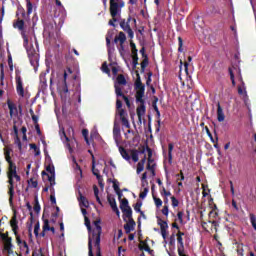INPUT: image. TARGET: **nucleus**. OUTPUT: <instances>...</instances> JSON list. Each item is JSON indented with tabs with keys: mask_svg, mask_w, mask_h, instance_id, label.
Returning <instances> with one entry per match:
<instances>
[{
	"mask_svg": "<svg viewBox=\"0 0 256 256\" xmlns=\"http://www.w3.org/2000/svg\"><path fill=\"white\" fill-rule=\"evenodd\" d=\"M94 230L92 232V239H94V246L96 247V256L101 255V233H103V228H101V220L94 221Z\"/></svg>",
	"mask_w": 256,
	"mask_h": 256,
	"instance_id": "1",
	"label": "nucleus"
},
{
	"mask_svg": "<svg viewBox=\"0 0 256 256\" xmlns=\"http://www.w3.org/2000/svg\"><path fill=\"white\" fill-rule=\"evenodd\" d=\"M14 29L20 31V35L24 41V47L29 45V37H27V31L25 30V20L18 18L13 22Z\"/></svg>",
	"mask_w": 256,
	"mask_h": 256,
	"instance_id": "2",
	"label": "nucleus"
},
{
	"mask_svg": "<svg viewBox=\"0 0 256 256\" xmlns=\"http://www.w3.org/2000/svg\"><path fill=\"white\" fill-rule=\"evenodd\" d=\"M123 107V102L119 99L116 100V110L118 111V115L120 117V120L122 122V125L126 127V129L131 128V124H129V119H127V112Z\"/></svg>",
	"mask_w": 256,
	"mask_h": 256,
	"instance_id": "3",
	"label": "nucleus"
},
{
	"mask_svg": "<svg viewBox=\"0 0 256 256\" xmlns=\"http://www.w3.org/2000/svg\"><path fill=\"white\" fill-rule=\"evenodd\" d=\"M136 103H140V105L136 109V114L138 117V124L142 125L143 123L146 124L147 120H145L143 117H145V113H147V107L145 106V99L139 98L136 99Z\"/></svg>",
	"mask_w": 256,
	"mask_h": 256,
	"instance_id": "4",
	"label": "nucleus"
},
{
	"mask_svg": "<svg viewBox=\"0 0 256 256\" xmlns=\"http://www.w3.org/2000/svg\"><path fill=\"white\" fill-rule=\"evenodd\" d=\"M136 81H135V89L136 91V95L135 98L140 100L143 99V97H145V85L143 84V82H141V76L139 75V72H136Z\"/></svg>",
	"mask_w": 256,
	"mask_h": 256,
	"instance_id": "5",
	"label": "nucleus"
},
{
	"mask_svg": "<svg viewBox=\"0 0 256 256\" xmlns=\"http://www.w3.org/2000/svg\"><path fill=\"white\" fill-rule=\"evenodd\" d=\"M16 93L19 97H25V88H23V78L21 77V70H15Z\"/></svg>",
	"mask_w": 256,
	"mask_h": 256,
	"instance_id": "6",
	"label": "nucleus"
},
{
	"mask_svg": "<svg viewBox=\"0 0 256 256\" xmlns=\"http://www.w3.org/2000/svg\"><path fill=\"white\" fill-rule=\"evenodd\" d=\"M120 209L122 213H124V221H127L125 217H131V215H133V209L129 206V200H127V198L120 200Z\"/></svg>",
	"mask_w": 256,
	"mask_h": 256,
	"instance_id": "7",
	"label": "nucleus"
},
{
	"mask_svg": "<svg viewBox=\"0 0 256 256\" xmlns=\"http://www.w3.org/2000/svg\"><path fill=\"white\" fill-rule=\"evenodd\" d=\"M115 36V31L114 30H108L106 34V46H107V51H108V59L111 61V55H113V51H115V48H111V39Z\"/></svg>",
	"mask_w": 256,
	"mask_h": 256,
	"instance_id": "8",
	"label": "nucleus"
},
{
	"mask_svg": "<svg viewBox=\"0 0 256 256\" xmlns=\"http://www.w3.org/2000/svg\"><path fill=\"white\" fill-rule=\"evenodd\" d=\"M8 195H9V203L13 205V197H15V182L13 180V174H8Z\"/></svg>",
	"mask_w": 256,
	"mask_h": 256,
	"instance_id": "9",
	"label": "nucleus"
},
{
	"mask_svg": "<svg viewBox=\"0 0 256 256\" xmlns=\"http://www.w3.org/2000/svg\"><path fill=\"white\" fill-rule=\"evenodd\" d=\"M123 2L119 5L118 2L110 1V14L111 17H117L119 11H121V7H123Z\"/></svg>",
	"mask_w": 256,
	"mask_h": 256,
	"instance_id": "10",
	"label": "nucleus"
},
{
	"mask_svg": "<svg viewBox=\"0 0 256 256\" xmlns=\"http://www.w3.org/2000/svg\"><path fill=\"white\" fill-rule=\"evenodd\" d=\"M126 219H128V222L124 225V229L126 233L129 234L131 231H135V225H137V223L133 219V214L130 215V217H126Z\"/></svg>",
	"mask_w": 256,
	"mask_h": 256,
	"instance_id": "11",
	"label": "nucleus"
},
{
	"mask_svg": "<svg viewBox=\"0 0 256 256\" xmlns=\"http://www.w3.org/2000/svg\"><path fill=\"white\" fill-rule=\"evenodd\" d=\"M125 41H127V36L123 32H119L118 36H115L114 38V43L120 42V53L125 50V46H123Z\"/></svg>",
	"mask_w": 256,
	"mask_h": 256,
	"instance_id": "12",
	"label": "nucleus"
},
{
	"mask_svg": "<svg viewBox=\"0 0 256 256\" xmlns=\"http://www.w3.org/2000/svg\"><path fill=\"white\" fill-rule=\"evenodd\" d=\"M158 225L160 226V231L163 239H167V229H169V225L161 218H158Z\"/></svg>",
	"mask_w": 256,
	"mask_h": 256,
	"instance_id": "13",
	"label": "nucleus"
},
{
	"mask_svg": "<svg viewBox=\"0 0 256 256\" xmlns=\"http://www.w3.org/2000/svg\"><path fill=\"white\" fill-rule=\"evenodd\" d=\"M8 109L10 111V117H17L19 115V109H17V105L13 103L11 100L7 101Z\"/></svg>",
	"mask_w": 256,
	"mask_h": 256,
	"instance_id": "14",
	"label": "nucleus"
},
{
	"mask_svg": "<svg viewBox=\"0 0 256 256\" xmlns=\"http://www.w3.org/2000/svg\"><path fill=\"white\" fill-rule=\"evenodd\" d=\"M107 199L112 211H114V213H116V215L119 217L121 212H119V208L117 207V201L114 198H111L109 195L107 196Z\"/></svg>",
	"mask_w": 256,
	"mask_h": 256,
	"instance_id": "15",
	"label": "nucleus"
},
{
	"mask_svg": "<svg viewBox=\"0 0 256 256\" xmlns=\"http://www.w3.org/2000/svg\"><path fill=\"white\" fill-rule=\"evenodd\" d=\"M177 249H178V255L182 256V255H186L185 254V244L183 243V237L181 236H177Z\"/></svg>",
	"mask_w": 256,
	"mask_h": 256,
	"instance_id": "16",
	"label": "nucleus"
},
{
	"mask_svg": "<svg viewBox=\"0 0 256 256\" xmlns=\"http://www.w3.org/2000/svg\"><path fill=\"white\" fill-rule=\"evenodd\" d=\"M19 222L17 221V215H13V217L10 220V227L12 228V231L14 235H17V231H19Z\"/></svg>",
	"mask_w": 256,
	"mask_h": 256,
	"instance_id": "17",
	"label": "nucleus"
},
{
	"mask_svg": "<svg viewBox=\"0 0 256 256\" xmlns=\"http://www.w3.org/2000/svg\"><path fill=\"white\" fill-rule=\"evenodd\" d=\"M78 201H79V205L80 207H85L86 209H88L89 207V200H87V198L85 196H83V193H81V191L78 192Z\"/></svg>",
	"mask_w": 256,
	"mask_h": 256,
	"instance_id": "18",
	"label": "nucleus"
},
{
	"mask_svg": "<svg viewBox=\"0 0 256 256\" xmlns=\"http://www.w3.org/2000/svg\"><path fill=\"white\" fill-rule=\"evenodd\" d=\"M113 137L115 141H118L119 137H121V126L116 121L113 126Z\"/></svg>",
	"mask_w": 256,
	"mask_h": 256,
	"instance_id": "19",
	"label": "nucleus"
},
{
	"mask_svg": "<svg viewBox=\"0 0 256 256\" xmlns=\"http://www.w3.org/2000/svg\"><path fill=\"white\" fill-rule=\"evenodd\" d=\"M131 21H134V23H137V20H135V18H131V16L128 17L127 21H125V19H122L120 21V27L121 29H123V31L127 30V27H131V25H129V23H131Z\"/></svg>",
	"mask_w": 256,
	"mask_h": 256,
	"instance_id": "20",
	"label": "nucleus"
},
{
	"mask_svg": "<svg viewBox=\"0 0 256 256\" xmlns=\"http://www.w3.org/2000/svg\"><path fill=\"white\" fill-rule=\"evenodd\" d=\"M217 119L219 123H223V121H225V113L223 112V108L219 102L217 104Z\"/></svg>",
	"mask_w": 256,
	"mask_h": 256,
	"instance_id": "21",
	"label": "nucleus"
},
{
	"mask_svg": "<svg viewBox=\"0 0 256 256\" xmlns=\"http://www.w3.org/2000/svg\"><path fill=\"white\" fill-rule=\"evenodd\" d=\"M147 161V155H144V157L138 162L136 172L139 175V173H142L145 169V163Z\"/></svg>",
	"mask_w": 256,
	"mask_h": 256,
	"instance_id": "22",
	"label": "nucleus"
},
{
	"mask_svg": "<svg viewBox=\"0 0 256 256\" xmlns=\"http://www.w3.org/2000/svg\"><path fill=\"white\" fill-rule=\"evenodd\" d=\"M59 135L61 140L66 141L67 147L71 149V144H69V141H71V139H69V136H67V133L65 132V128L60 129Z\"/></svg>",
	"mask_w": 256,
	"mask_h": 256,
	"instance_id": "23",
	"label": "nucleus"
},
{
	"mask_svg": "<svg viewBox=\"0 0 256 256\" xmlns=\"http://www.w3.org/2000/svg\"><path fill=\"white\" fill-rule=\"evenodd\" d=\"M61 91L62 93H69V86H67V71H64Z\"/></svg>",
	"mask_w": 256,
	"mask_h": 256,
	"instance_id": "24",
	"label": "nucleus"
},
{
	"mask_svg": "<svg viewBox=\"0 0 256 256\" xmlns=\"http://www.w3.org/2000/svg\"><path fill=\"white\" fill-rule=\"evenodd\" d=\"M119 153L126 161H131V154L127 151V149L123 148V146L119 147Z\"/></svg>",
	"mask_w": 256,
	"mask_h": 256,
	"instance_id": "25",
	"label": "nucleus"
},
{
	"mask_svg": "<svg viewBox=\"0 0 256 256\" xmlns=\"http://www.w3.org/2000/svg\"><path fill=\"white\" fill-rule=\"evenodd\" d=\"M175 145L173 143L168 144V163L169 165H173V149Z\"/></svg>",
	"mask_w": 256,
	"mask_h": 256,
	"instance_id": "26",
	"label": "nucleus"
},
{
	"mask_svg": "<svg viewBox=\"0 0 256 256\" xmlns=\"http://www.w3.org/2000/svg\"><path fill=\"white\" fill-rule=\"evenodd\" d=\"M92 173L95 175L96 179L98 180V183L100 187H103V176L99 173V169H95V166L92 167Z\"/></svg>",
	"mask_w": 256,
	"mask_h": 256,
	"instance_id": "27",
	"label": "nucleus"
},
{
	"mask_svg": "<svg viewBox=\"0 0 256 256\" xmlns=\"http://www.w3.org/2000/svg\"><path fill=\"white\" fill-rule=\"evenodd\" d=\"M139 250L146 251L147 253H151L153 251L151 250V247H149V244H147V241H140Z\"/></svg>",
	"mask_w": 256,
	"mask_h": 256,
	"instance_id": "28",
	"label": "nucleus"
},
{
	"mask_svg": "<svg viewBox=\"0 0 256 256\" xmlns=\"http://www.w3.org/2000/svg\"><path fill=\"white\" fill-rule=\"evenodd\" d=\"M42 177H47L51 186L55 185V174L49 175L46 171H42Z\"/></svg>",
	"mask_w": 256,
	"mask_h": 256,
	"instance_id": "29",
	"label": "nucleus"
},
{
	"mask_svg": "<svg viewBox=\"0 0 256 256\" xmlns=\"http://www.w3.org/2000/svg\"><path fill=\"white\" fill-rule=\"evenodd\" d=\"M47 90V79L45 76H40V85H39V91H46Z\"/></svg>",
	"mask_w": 256,
	"mask_h": 256,
	"instance_id": "30",
	"label": "nucleus"
},
{
	"mask_svg": "<svg viewBox=\"0 0 256 256\" xmlns=\"http://www.w3.org/2000/svg\"><path fill=\"white\" fill-rule=\"evenodd\" d=\"M143 205V202L138 201L135 205H134V210L136 211V213H140L141 217H143L145 219V212H143L141 210V207Z\"/></svg>",
	"mask_w": 256,
	"mask_h": 256,
	"instance_id": "31",
	"label": "nucleus"
},
{
	"mask_svg": "<svg viewBox=\"0 0 256 256\" xmlns=\"http://www.w3.org/2000/svg\"><path fill=\"white\" fill-rule=\"evenodd\" d=\"M130 157L134 163H137L139 161V150L137 149H132L130 150Z\"/></svg>",
	"mask_w": 256,
	"mask_h": 256,
	"instance_id": "32",
	"label": "nucleus"
},
{
	"mask_svg": "<svg viewBox=\"0 0 256 256\" xmlns=\"http://www.w3.org/2000/svg\"><path fill=\"white\" fill-rule=\"evenodd\" d=\"M146 151L148 153V163L147 165H153L154 163V159L152 158L153 157V150H151V148H149L148 146L146 147Z\"/></svg>",
	"mask_w": 256,
	"mask_h": 256,
	"instance_id": "33",
	"label": "nucleus"
},
{
	"mask_svg": "<svg viewBox=\"0 0 256 256\" xmlns=\"http://www.w3.org/2000/svg\"><path fill=\"white\" fill-rule=\"evenodd\" d=\"M8 164H9L8 175H15V173H17V166L13 162H10Z\"/></svg>",
	"mask_w": 256,
	"mask_h": 256,
	"instance_id": "34",
	"label": "nucleus"
},
{
	"mask_svg": "<svg viewBox=\"0 0 256 256\" xmlns=\"http://www.w3.org/2000/svg\"><path fill=\"white\" fill-rule=\"evenodd\" d=\"M43 229H44V231H51L52 233H55V227L49 226V220L48 219L44 220Z\"/></svg>",
	"mask_w": 256,
	"mask_h": 256,
	"instance_id": "35",
	"label": "nucleus"
},
{
	"mask_svg": "<svg viewBox=\"0 0 256 256\" xmlns=\"http://www.w3.org/2000/svg\"><path fill=\"white\" fill-rule=\"evenodd\" d=\"M116 81L118 85H127V79H125V76L123 74H119L116 78Z\"/></svg>",
	"mask_w": 256,
	"mask_h": 256,
	"instance_id": "36",
	"label": "nucleus"
},
{
	"mask_svg": "<svg viewBox=\"0 0 256 256\" xmlns=\"http://www.w3.org/2000/svg\"><path fill=\"white\" fill-rule=\"evenodd\" d=\"M4 156L7 163H13V160L11 159V149H4Z\"/></svg>",
	"mask_w": 256,
	"mask_h": 256,
	"instance_id": "37",
	"label": "nucleus"
},
{
	"mask_svg": "<svg viewBox=\"0 0 256 256\" xmlns=\"http://www.w3.org/2000/svg\"><path fill=\"white\" fill-rule=\"evenodd\" d=\"M147 65H149V57L145 56V58L141 62V73H145V69L147 68Z\"/></svg>",
	"mask_w": 256,
	"mask_h": 256,
	"instance_id": "38",
	"label": "nucleus"
},
{
	"mask_svg": "<svg viewBox=\"0 0 256 256\" xmlns=\"http://www.w3.org/2000/svg\"><path fill=\"white\" fill-rule=\"evenodd\" d=\"M88 256H94L93 255V238H88Z\"/></svg>",
	"mask_w": 256,
	"mask_h": 256,
	"instance_id": "39",
	"label": "nucleus"
},
{
	"mask_svg": "<svg viewBox=\"0 0 256 256\" xmlns=\"http://www.w3.org/2000/svg\"><path fill=\"white\" fill-rule=\"evenodd\" d=\"M34 211L35 213L41 212V205L39 204V198H37V196L34 198Z\"/></svg>",
	"mask_w": 256,
	"mask_h": 256,
	"instance_id": "40",
	"label": "nucleus"
},
{
	"mask_svg": "<svg viewBox=\"0 0 256 256\" xmlns=\"http://www.w3.org/2000/svg\"><path fill=\"white\" fill-rule=\"evenodd\" d=\"M158 102H159V98L157 96H153L152 107L155 113L159 112V107H157Z\"/></svg>",
	"mask_w": 256,
	"mask_h": 256,
	"instance_id": "41",
	"label": "nucleus"
},
{
	"mask_svg": "<svg viewBox=\"0 0 256 256\" xmlns=\"http://www.w3.org/2000/svg\"><path fill=\"white\" fill-rule=\"evenodd\" d=\"M101 70L103 71V73H106V75H111V69H109L107 62H103Z\"/></svg>",
	"mask_w": 256,
	"mask_h": 256,
	"instance_id": "42",
	"label": "nucleus"
},
{
	"mask_svg": "<svg viewBox=\"0 0 256 256\" xmlns=\"http://www.w3.org/2000/svg\"><path fill=\"white\" fill-rule=\"evenodd\" d=\"M115 65H117L116 62H111L110 63V67H112L111 68L112 69V75L117 76V73H119V68Z\"/></svg>",
	"mask_w": 256,
	"mask_h": 256,
	"instance_id": "43",
	"label": "nucleus"
},
{
	"mask_svg": "<svg viewBox=\"0 0 256 256\" xmlns=\"http://www.w3.org/2000/svg\"><path fill=\"white\" fill-rule=\"evenodd\" d=\"M30 149L35 151V157H39V155H41V150L37 147V144H30Z\"/></svg>",
	"mask_w": 256,
	"mask_h": 256,
	"instance_id": "44",
	"label": "nucleus"
},
{
	"mask_svg": "<svg viewBox=\"0 0 256 256\" xmlns=\"http://www.w3.org/2000/svg\"><path fill=\"white\" fill-rule=\"evenodd\" d=\"M208 223H211V225H212V228H211V231H213V229H214V231H215V233H217V231H219V222H217V221H215V220H213V221H208Z\"/></svg>",
	"mask_w": 256,
	"mask_h": 256,
	"instance_id": "45",
	"label": "nucleus"
},
{
	"mask_svg": "<svg viewBox=\"0 0 256 256\" xmlns=\"http://www.w3.org/2000/svg\"><path fill=\"white\" fill-rule=\"evenodd\" d=\"M155 167H156V164H152V165L147 164V166H146L147 171H150V172H151L152 177H155V175H156V173H155Z\"/></svg>",
	"mask_w": 256,
	"mask_h": 256,
	"instance_id": "46",
	"label": "nucleus"
},
{
	"mask_svg": "<svg viewBox=\"0 0 256 256\" xmlns=\"http://www.w3.org/2000/svg\"><path fill=\"white\" fill-rule=\"evenodd\" d=\"M4 241H5V249L6 251H9L13 247V244H11V241H12L11 237L6 238V240Z\"/></svg>",
	"mask_w": 256,
	"mask_h": 256,
	"instance_id": "47",
	"label": "nucleus"
},
{
	"mask_svg": "<svg viewBox=\"0 0 256 256\" xmlns=\"http://www.w3.org/2000/svg\"><path fill=\"white\" fill-rule=\"evenodd\" d=\"M14 143L17 145L19 151H23V144L21 143V138H19V136L15 137Z\"/></svg>",
	"mask_w": 256,
	"mask_h": 256,
	"instance_id": "48",
	"label": "nucleus"
},
{
	"mask_svg": "<svg viewBox=\"0 0 256 256\" xmlns=\"http://www.w3.org/2000/svg\"><path fill=\"white\" fill-rule=\"evenodd\" d=\"M249 217H250V223H251L254 231H256V217H255V214L251 213L249 215Z\"/></svg>",
	"mask_w": 256,
	"mask_h": 256,
	"instance_id": "49",
	"label": "nucleus"
},
{
	"mask_svg": "<svg viewBox=\"0 0 256 256\" xmlns=\"http://www.w3.org/2000/svg\"><path fill=\"white\" fill-rule=\"evenodd\" d=\"M152 197L154 199V203L156 207L159 209V207L163 205V200H161L160 198H157L154 194L152 195Z\"/></svg>",
	"mask_w": 256,
	"mask_h": 256,
	"instance_id": "50",
	"label": "nucleus"
},
{
	"mask_svg": "<svg viewBox=\"0 0 256 256\" xmlns=\"http://www.w3.org/2000/svg\"><path fill=\"white\" fill-rule=\"evenodd\" d=\"M115 93L118 97H124L125 94H123V90L118 85H115Z\"/></svg>",
	"mask_w": 256,
	"mask_h": 256,
	"instance_id": "51",
	"label": "nucleus"
},
{
	"mask_svg": "<svg viewBox=\"0 0 256 256\" xmlns=\"http://www.w3.org/2000/svg\"><path fill=\"white\" fill-rule=\"evenodd\" d=\"M228 73L230 75V80L232 81V85L235 86V74L233 73V68H228Z\"/></svg>",
	"mask_w": 256,
	"mask_h": 256,
	"instance_id": "52",
	"label": "nucleus"
},
{
	"mask_svg": "<svg viewBox=\"0 0 256 256\" xmlns=\"http://www.w3.org/2000/svg\"><path fill=\"white\" fill-rule=\"evenodd\" d=\"M141 183H142V187H145V183L146 185H149V182L147 181V172H144L142 174Z\"/></svg>",
	"mask_w": 256,
	"mask_h": 256,
	"instance_id": "53",
	"label": "nucleus"
},
{
	"mask_svg": "<svg viewBox=\"0 0 256 256\" xmlns=\"http://www.w3.org/2000/svg\"><path fill=\"white\" fill-rule=\"evenodd\" d=\"M40 229H41V224H39V222H37L34 226V235H35V237H39Z\"/></svg>",
	"mask_w": 256,
	"mask_h": 256,
	"instance_id": "54",
	"label": "nucleus"
},
{
	"mask_svg": "<svg viewBox=\"0 0 256 256\" xmlns=\"http://www.w3.org/2000/svg\"><path fill=\"white\" fill-rule=\"evenodd\" d=\"M26 7H27V14L31 15L33 13V4L31 3V1H27Z\"/></svg>",
	"mask_w": 256,
	"mask_h": 256,
	"instance_id": "55",
	"label": "nucleus"
},
{
	"mask_svg": "<svg viewBox=\"0 0 256 256\" xmlns=\"http://www.w3.org/2000/svg\"><path fill=\"white\" fill-rule=\"evenodd\" d=\"M149 193V187H145L144 190L139 194L140 199H145Z\"/></svg>",
	"mask_w": 256,
	"mask_h": 256,
	"instance_id": "56",
	"label": "nucleus"
},
{
	"mask_svg": "<svg viewBox=\"0 0 256 256\" xmlns=\"http://www.w3.org/2000/svg\"><path fill=\"white\" fill-rule=\"evenodd\" d=\"M132 65L134 68L137 67V65H139V56L138 55L132 56Z\"/></svg>",
	"mask_w": 256,
	"mask_h": 256,
	"instance_id": "57",
	"label": "nucleus"
},
{
	"mask_svg": "<svg viewBox=\"0 0 256 256\" xmlns=\"http://www.w3.org/2000/svg\"><path fill=\"white\" fill-rule=\"evenodd\" d=\"M125 33H128V37L130 39H133V37H135V33L133 32V29H131V27H127V30H124Z\"/></svg>",
	"mask_w": 256,
	"mask_h": 256,
	"instance_id": "58",
	"label": "nucleus"
},
{
	"mask_svg": "<svg viewBox=\"0 0 256 256\" xmlns=\"http://www.w3.org/2000/svg\"><path fill=\"white\" fill-rule=\"evenodd\" d=\"M84 223H85V226L87 227L88 231H91V220H89V217H87V216L84 217Z\"/></svg>",
	"mask_w": 256,
	"mask_h": 256,
	"instance_id": "59",
	"label": "nucleus"
},
{
	"mask_svg": "<svg viewBox=\"0 0 256 256\" xmlns=\"http://www.w3.org/2000/svg\"><path fill=\"white\" fill-rule=\"evenodd\" d=\"M147 77L148 78L146 80V85H147V87H151V81H152L151 77H153V72H148Z\"/></svg>",
	"mask_w": 256,
	"mask_h": 256,
	"instance_id": "60",
	"label": "nucleus"
},
{
	"mask_svg": "<svg viewBox=\"0 0 256 256\" xmlns=\"http://www.w3.org/2000/svg\"><path fill=\"white\" fill-rule=\"evenodd\" d=\"M178 45H179L178 47L179 53H183V38L178 37Z\"/></svg>",
	"mask_w": 256,
	"mask_h": 256,
	"instance_id": "61",
	"label": "nucleus"
},
{
	"mask_svg": "<svg viewBox=\"0 0 256 256\" xmlns=\"http://www.w3.org/2000/svg\"><path fill=\"white\" fill-rule=\"evenodd\" d=\"M46 171L47 173H50V175H55V166L48 165Z\"/></svg>",
	"mask_w": 256,
	"mask_h": 256,
	"instance_id": "62",
	"label": "nucleus"
},
{
	"mask_svg": "<svg viewBox=\"0 0 256 256\" xmlns=\"http://www.w3.org/2000/svg\"><path fill=\"white\" fill-rule=\"evenodd\" d=\"M171 201H172V207H179V200L175 197V196H172L171 197Z\"/></svg>",
	"mask_w": 256,
	"mask_h": 256,
	"instance_id": "63",
	"label": "nucleus"
},
{
	"mask_svg": "<svg viewBox=\"0 0 256 256\" xmlns=\"http://www.w3.org/2000/svg\"><path fill=\"white\" fill-rule=\"evenodd\" d=\"M113 189L115 193H117L118 191H121V188H119V182L117 180L113 181Z\"/></svg>",
	"mask_w": 256,
	"mask_h": 256,
	"instance_id": "64",
	"label": "nucleus"
}]
</instances>
